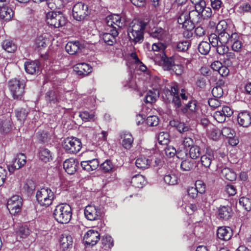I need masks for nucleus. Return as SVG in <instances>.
Here are the masks:
<instances>
[{
	"mask_svg": "<svg viewBox=\"0 0 251 251\" xmlns=\"http://www.w3.org/2000/svg\"><path fill=\"white\" fill-rule=\"evenodd\" d=\"M64 150L69 153H75L78 152L82 147L80 140L75 137L65 139L62 144Z\"/></svg>",
	"mask_w": 251,
	"mask_h": 251,
	"instance_id": "obj_8",
	"label": "nucleus"
},
{
	"mask_svg": "<svg viewBox=\"0 0 251 251\" xmlns=\"http://www.w3.org/2000/svg\"><path fill=\"white\" fill-rule=\"evenodd\" d=\"M145 177L141 175L134 176L131 180V183L133 186L137 188H142L145 184Z\"/></svg>",
	"mask_w": 251,
	"mask_h": 251,
	"instance_id": "obj_31",
	"label": "nucleus"
},
{
	"mask_svg": "<svg viewBox=\"0 0 251 251\" xmlns=\"http://www.w3.org/2000/svg\"><path fill=\"white\" fill-rule=\"evenodd\" d=\"M164 151L166 155L169 157H172L175 156L176 153V149L173 146H167L164 149Z\"/></svg>",
	"mask_w": 251,
	"mask_h": 251,
	"instance_id": "obj_64",
	"label": "nucleus"
},
{
	"mask_svg": "<svg viewBox=\"0 0 251 251\" xmlns=\"http://www.w3.org/2000/svg\"><path fill=\"white\" fill-rule=\"evenodd\" d=\"M159 91L157 89L149 91L144 99L145 102L150 103L154 102L159 97Z\"/></svg>",
	"mask_w": 251,
	"mask_h": 251,
	"instance_id": "obj_34",
	"label": "nucleus"
},
{
	"mask_svg": "<svg viewBox=\"0 0 251 251\" xmlns=\"http://www.w3.org/2000/svg\"><path fill=\"white\" fill-rule=\"evenodd\" d=\"M201 15V18L203 19H208L212 15V11L211 9L209 7H206V3H204V6L202 7L200 9Z\"/></svg>",
	"mask_w": 251,
	"mask_h": 251,
	"instance_id": "obj_48",
	"label": "nucleus"
},
{
	"mask_svg": "<svg viewBox=\"0 0 251 251\" xmlns=\"http://www.w3.org/2000/svg\"><path fill=\"white\" fill-rule=\"evenodd\" d=\"M14 12L8 6L0 7V18L4 21H9L13 17Z\"/></svg>",
	"mask_w": 251,
	"mask_h": 251,
	"instance_id": "obj_28",
	"label": "nucleus"
},
{
	"mask_svg": "<svg viewBox=\"0 0 251 251\" xmlns=\"http://www.w3.org/2000/svg\"><path fill=\"white\" fill-rule=\"evenodd\" d=\"M196 161L186 159L181 162L180 168L183 171H190L196 167Z\"/></svg>",
	"mask_w": 251,
	"mask_h": 251,
	"instance_id": "obj_32",
	"label": "nucleus"
},
{
	"mask_svg": "<svg viewBox=\"0 0 251 251\" xmlns=\"http://www.w3.org/2000/svg\"><path fill=\"white\" fill-rule=\"evenodd\" d=\"M2 49L8 52H13L17 49L16 45L13 41L6 39L3 41L1 44Z\"/></svg>",
	"mask_w": 251,
	"mask_h": 251,
	"instance_id": "obj_37",
	"label": "nucleus"
},
{
	"mask_svg": "<svg viewBox=\"0 0 251 251\" xmlns=\"http://www.w3.org/2000/svg\"><path fill=\"white\" fill-rule=\"evenodd\" d=\"M46 20L47 23L55 28L64 25L66 23V20L60 11H50L47 13L46 15Z\"/></svg>",
	"mask_w": 251,
	"mask_h": 251,
	"instance_id": "obj_7",
	"label": "nucleus"
},
{
	"mask_svg": "<svg viewBox=\"0 0 251 251\" xmlns=\"http://www.w3.org/2000/svg\"><path fill=\"white\" fill-rule=\"evenodd\" d=\"M101 243L106 248H111L113 246V240L111 236L108 235L102 237Z\"/></svg>",
	"mask_w": 251,
	"mask_h": 251,
	"instance_id": "obj_54",
	"label": "nucleus"
},
{
	"mask_svg": "<svg viewBox=\"0 0 251 251\" xmlns=\"http://www.w3.org/2000/svg\"><path fill=\"white\" fill-rule=\"evenodd\" d=\"M150 36L160 41H165L168 35V32L160 27H155L151 29L150 32Z\"/></svg>",
	"mask_w": 251,
	"mask_h": 251,
	"instance_id": "obj_14",
	"label": "nucleus"
},
{
	"mask_svg": "<svg viewBox=\"0 0 251 251\" xmlns=\"http://www.w3.org/2000/svg\"><path fill=\"white\" fill-rule=\"evenodd\" d=\"M233 235L232 229L228 226H221L217 230V237L223 241L229 240Z\"/></svg>",
	"mask_w": 251,
	"mask_h": 251,
	"instance_id": "obj_16",
	"label": "nucleus"
},
{
	"mask_svg": "<svg viewBox=\"0 0 251 251\" xmlns=\"http://www.w3.org/2000/svg\"><path fill=\"white\" fill-rule=\"evenodd\" d=\"M162 97L166 102L172 103L176 108H178L181 106L177 85H175L171 86L170 89L165 90Z\"/></svg>",
	"mask_w": 251,
	"mask_h": 251,
	"instance_id": "obj_4",
	"label": "nucleus"
},
{
	"mask_svg": "<svg viewBox=\"0 0 251 251\" xmlns=\"http://www.w3.org/2000/svg\"><path fill=\"white\" fill-rule=\"evenodd\" d=\"M219 40L220 44H229L231 39V35L227 31H220L219 33Z\"/></svg>",
	"mask_w": 251,
	"mask_h": 251,
	"instance_id": "obj_42",
	"label": "nucleus"
},
{
	"mask_svg": "<svg viewBox=\"0 0 251 251\" xmlns=\"http://www.w3.org/2000/svg\"><path fill=\"white\" fill-rule=\"evenodd\" d=\"M166 48V45L163 42L154 43L152 45V50L154 51H163Z\"/></svg>",
	"mask_w": 251,
	"mask_h": 251,
	"instance_id": "obj_58",
	"label": "nucleus"
},
{
	"mask_svg": "<svg viewBox=\"0 0 251 251\" xmlns=\"http://www.w3.org/2000/svg\"><path fill=\"white\" fill-rule=\"evenodd\" d=\"M209 41L213 47H216L220 44L219 36L216 34H211L209 37Z\"/></svg>",
	"mask_w": 251,
	"mask_h": 251,
	"instance_id": "obj_62",
	"label": "nucleus"
},
{
	"mask_svg": "<svg viewBox=\"0 0 251 251\" xmlns=\"http://www.w3.org/2000/svg\"><path fill=\"white\" fill-rule=\"evenodd\" d=\"M190 43L188 41L179 42L176 45V50L178 51H186L190 46Z\"/></svg>",
	"mask_w": 251,
	"mask_h": 251,
	"instance_id": "obj_50",
	"label": "nucleus"
},
{
	"mask_svg": "<svg viewBox=\"0 0 251 251\" xmlns=\"http://www.w3.org/2000/svg\"><path fill=\"white\" fill-rule=\"evenodd\" d=\"M211 126L212 127L211 128L209 136L210 138H211L213 140H217L220 138L221 135L222 134L221 131L220 129L213 126V125H211Z\"/></svg>",
	"mask_w": 251,
	"mask_h": 251,
	"instance_id": "obj_52",
	"label": "nucleus"
},
{
	"mask_svg": "<svg viewBox=\"0 0 251 251\" xmlns=\"http://www.w3.org/2000/svg\"><path fill=\"white\" fill-rule=\"evenodd\" d=\"M45 99L47 102L50 105L57 104L59 102L57 94L53 90H49L46 93Z\"/></svg>",
	"mask_w": 251,
	"mask_h": 251,
	"instance_id": "obj_29",
	"label": "nucleus"
},
{
	"mask_svg": "<svg viewBox=\"0 0 251 251\" xmlns=\"http://www.w3.org/2000/svg\"><path fill=\"white\" fill-rule=\"evenodd\" d=\"M36 197L40 205L48 207L52 204L54 194L50 188L44 187L37 191Z\"/></svg>",
	"mask_w": 251,
	"mask_h": 251,
	"instance_id": "obj_5",
	"label": "nucleus"
},
{
	"mask_svg": "<svg viewBox=\"0 0 251 251\" xmlns=\"http://www.w3.org/2000/svg\"><path fill=\"white\" fill-rule=\"evenodd\" d=\"M210 44L206 41L201 42L198 46V50L201 54L206 55L210 51Z\"/></svg>",
	"mask_w": 251,
	"mask_h": 251,
	"instance_id": "obj_41",
	"label": "nucleus"
},
{
	"mask_svg": "<svg viewBox=\"0 0 251 251\" xmlns=\"http://www.w3.org/2000/svg\"><path fill=\"white\" fill-rule=\"evenodd\" d=\"M165 182L170 185H174L177 183L178 177L174 173L166 175L164 177Z\"/></svg>",
	"mask_w": 251,
	"mask_h": 251,
	"instance_id": "obj_39",
	"label": "nucleus"
},
{
	"mask_svg": "<svg viewBox=\"0 0 251 251\" xmlns=\"http://www.w3.org/2000/svg\"><path fill=\"white\" fill-rule=\"evenodd\" d=\"M28 109L20 108L16 110V115L18 120L20 121H24L27 116Z\"/></svg>",
	"mask_w": 251,
	"mask_h": 251,
	"instance_id": "obj_43",
	"label": "nucleus"
},
{
	"mask_svg": "<svg viewBox=\"0 0 251 251\" xmlns=\"http://www.w3.org/2000/svg\"><path fill=\"white\" fill-rule=\"evenodd\" d=\"M11 128V121L9 119L2 120L0 122V131L8 132Z\"/></svg>",
	"mask_w": 251,
	"mask_h": 251,
	"instance_id": "obj_44",
	"label": "nucleus"
},
{
	"mask_svg": "<svg viewBox=\"0 0 251 251\" xmlns=\"http://www.w3.org/2000/svg\"><path fill=\"white\" fill-rule=\"evenodd\" d=\"M238 39L239 37L237 33H232L229 44L231 46L232 50L236 52L240 51L242 47V43Z\"/></svg>",
	"mask_w": 251,
	"mask_h": 251,
	"instance_id": "obj_27",
	"label": "nucleus"
},
{
	"mask_svg": "<svg viewBox=\"0 0 251 251\" xmlns=\"http://www.w3.org/2000/svg\"><path fill=\"white\" fill-rule=\"evenodd\" d=\"M147 23L143 21H132L127 29L129 41L134 44L141 43L144 40V30Z\"/></svg>",
	"mask_w": 251,
	"mask_h": 251,
	"instance_id": "obj_1",
	"label": "nucleus"
},
{
	"mask_svg": "<svg viewBox=\"0 0 251 251\" xmlns=\"http://www.w3.org/2000/svg\"><path fill=\"white\" fill-rule=\"evenodd\" d=\"M236 61V55L232 52H227L224 57L225 63L228 66H231L233 62Z\"/></svg>",
	"mask_w": 251,
	"mask_h": 251,
	"instance_id": "obj_45",
	"label": "nucleus"
},
{
	"mask_svg": "<svg viewBox=\"0 0 251 251\" xmlns=\"http://www.w3.org/2000/svg\"><path fill=\"white\" fill-rule=\"evenodd\" d=\"M83 48V45L78 41L69 42L65 46L66 51L71 55L75 54Z\"/></svg>",
	"mask_w": 251,
	"mask_h": 251,
	"instance_id": "obj_20",
	"label": "nucleus"
},
{
	"mask_svg": "<svg viewBox=\"0 0 251 251\" xmlns=\"http://www.w3.org/2000/svg\"><path fill=\"white\" fill-rule=\"evenodd\" d=\"M157 139L160 145H167L169 142V134L166 132H161L158 134Z\"/></svg>",
	"mask_w": 251,
	"mask_h": 251,
	"instance_id": "obj_46",
	"label": "nucleus"
},
{
	"mask_svg": "<svg viewBox=\"0 0 251 251\" xmlns=\"http://www.w3.org/2000/svg\"><path fill=\"white\" fill-rule=\"evenodd\" d=\"M192 9L190 7L188 9L189 15L188 18L190 19L192 23L195 24L201 22V15L200 10L196 7L192 6Z\"/></svg>",
	"mask_w": 251,
	"mask_h": 251,
	"instance_id": "obj_24",
	"label": "nucleus"
},
{
	"mask_svg": "<svg viewBox=\"0 0 251 251\" xmlns=\"http://www.w3.org/2000/svg\"><path fill=\"white\" fill-rule=\"evenodd\" d=\"M237 121L239 125L243 127H248L251 124V113L244 111L238 114Z\"/></svg>",
	"mask_w": 251,
	"mask_h": 251,
	"instance_id": "obj_18",
	"label": "nucleus"
},
{
	"mask_svg": "<svg viewBox=\"0 0 251 251\" xmlns=\"http://www.w3.org/2000/svg\"><path fill=\"white\" fill-rule=\"evenodd\" d=\"M100 239V234L98 231L93 229L89 230L83 237L85 244L92 246L95 245Z\"/></svg>",
	"mask_w": 251,
	"mask_h": 251,
	"instance_id": "obj_12",
	"label": "nucleus"
},
{
	"mask_svg": "<svg viewBox=\"0 0 251 251\" xmlns=\"http://www.w3.org/2000/svg\"><path fill=\"white\" fill-rule=\"evenodd\" d=\"M106 23L108 26L112 28L111 29L118 30L125 25V20L120 15L114 14L106 18Z\"/></svg>",
	"mask_w": 251,
	"mask_h": 251,
	"instance_id": "obj_11",
	"label": "nucleus"
},
{
	"mask_svg": "<svg viewBox=\"0 0 251 251\" xmlns=\"http://www.w3.org/2000/svg\"><path fill=\"white\" fill-rule=\"evenodd\" d=\"M214 159V152L212 150L206 149L205 154L201 156V165L206 168H209L212 160Z\"/></svg>",
	"mask_w": 251,
	"mask_h": 251,
	"instance_id": "obj_22",
	"label": "nucleus"
},
{
	"mask_svg": "<svg viewBox=\"0 0 251 251\" xmlns=\"http://www.w3.org/2000/svg\"><path fill=\"white\" fill-rule=\"evenodd\" d=\"M118 34L117 29H110L109 32L102 34V40L107 45L112 46L116 42V37Z\"/></svg>",
	"mask_w": 251,
	"mask_h": 251,
	"instance_id": "obj_19",
	"label": "nucleus"
},
{
	"mask_svg": "<svg viewBox=\"0 0 251 251\" xmlns=\"http://www.w3.org/2000/svg\"><path fill=\"white\" fill-rule=\"evenodd\" d=\"M218 213L220 219L227 220L232 215V210L229 206H222L218 208Z\"/></svg>",
	"mask_w": 251,
	"mask_h": 251,
	"instance_id": "obj_25",
	"label": "nucleus"
},
{
	"mask_svg": "<svg viewBox=\"0 0 251 251\" xmlns=\"http://www.w3.org/2000/svg\"><path fill=\"white\" fill-rule=\"evenodd\" d=\"M221 131L222 134L227 138H233L235 135V131L229 127H224Z\"/></svg>",
	"mask_w": 251,
	"mask_h": 251,
	"instance_id": "obj_53",
	"label": "nucleus"
},
{
	"mask_svg": "<svg viewBox=\"0 0 251 251\" xmlns=\"http://www.w3.org/2000/svg\"><path fill=\"white\" fill-rule=\"evenodd\" d=\"M8 88L13 99L22 100L25 93V83L24 80L13 78L8 82Z\"/></svg>",
	"mask_w": 251,
	"mask_h": 251,
	"instance_id": "obj_3",
	"label": "nucleus"
},
{
	"mask_svg": "<svg viewBox=\"0 0 251 251\" xmlns=\"http://www.w3.org/2000/svg\"><path fill=\"white\" fill-rule=\"evenodd\" d=\"M238 11L241 13L250 12L251 10V6L250 4L246 2H243L239 4L238 6Z\"/></svg>",
	"mask_w": 251,
	"mask_h": 251,
	"instance_id": "obj_60",
	"label": "nucleus"
},
{
	"mask_svg": "<svg viewBox=\"0 0 251 251\" xmlns=\"http://www.w3.org/2000/svg\"><path fill=\"white\" fill-rule=\"evenodd\" d=\"M212 94L215 98H220L223 95V90L221 86L215 87L212 90Z\"/></svg>",
	"mask_w": 251,
	"mask_h": 251,
	"instance_id": "obj_59",
	"label": "nucleus"
},
{
	"mask_svg": "<svg viewBox=\"0 0 251 251\" xmlns=\"http://www.w3.org/2000/svg\"><path fill=\"white\" fill-rule=\"evenodd\" d=\"M54 219L59 223H68L72 218V212L71 207L67 203L57 205L53 213Z\"/></svg>",
	"mask_w": 251,
	"mask_h": 251,
	"instance_id": "obj_2",
	"label": "nucleus"
},
{
	"mask_svg": "<svg viewBox=\"0 0 251 251\" xmlns=\"http://www.w3.org/2000/svg\"><path fill=\"white\" fill-rule=\"evenodd\" d=\"M47 4L51 9L60 8L63 5L61 0H47Z\"/></svg>",
	"mask_w": 251,
	"mask_h": 251,
	"instance_id": "obj_49",
	"label": "nucleus"
},
{
	"mask_svg": "<svg viewBox=\"0 0 251 251\" xmlns=\"http://www.w3.org/2000/svg\"><path fill=\"white\" fill-rule=\"evenodd\" d=\"M159 123L158 118L156 116L152 115L147 117L146 123L151 126H156Z\"/></svg>",
	"mask_w": 251,
	"mask_h": 251,
	"instance_id": "obj_57",
	"label": "nucleus"
},
{
	"mask_svg": "<svg viewBox=\"0 0 251 251\" xmlns=\"http://www.w3.org/2000/svg\"><path fill=\"white\" fill-rule=\"evenodd\" d=\"M24 66L26 72L29 74H35L39 71V63L37 61H26Z\"/></svg>",
	"mask_w": 251,
	"mask_h": 251,
	"instance_id": "obj_26",
	"label": "nucleus"
},
{
	"mask_svg": "<svg viewBox=\"0 0 251 251\" xmlns=\"http://www.w3.org/2000/svg\"><path fill=\"white\" fill-rule=\"evenodd\" d=\"M40 159L45 162H47L52 160L51 153L50 150L46 148H40L39 152Z\"/></svg>",
	"mask_w": 251,
	"mask_h": 251,
	"instance_id": "obj_36",
	"label": "nucleus"
},
{
	"mask_svg": "<svg viewBox=\"0 0 251 251\" xmlns=\"http://www.w3.org/2000/svg\"><path fill=\"white\" fill-rule=\"evenodd\" d=\"M100 167L105 172H108L114 168V165L110 160H105L100 165Z\"/></svg>",
	"mask_w": 251,
	"mask_h": 251,
	"instance_id": "obj_56",
	"label": "nucleus"
},
{
	"mask_svg": "<svg viewBox=\"0 0 251 251\" xmlns=\"http://www.w3.org/2000/svg\"><path fill=\"white\" fill-rule=\"evenodd\" d=\"M213 117L219 123L225 122L226 118L222 110L215 112L213 114Z\"/></svg>",
	"mask_w": 251,
	"mask_h": 251,
	"instance_id": "obj_61",
	"label": "nucleus"
},
{
	"mask_svg": "<svg viewBox=\"0 0 251 251\" xmlns=\"http://www.w3.org/2000/svg\"><path fill=\"white\" fill-rule=\"evenodd\" d=\"M78 164L77 160L70 158L64 162L63 167L68 174L73 175L76 171Z\"/></svg>",
	"mask_w": 251,
	"mask_h": 251,
	"instance_id": "obj_15",
	"label": "nucleus"
},
{
	"mask_svg": "<svg viewBox=\"0 0 251 251\" xmlns=\"http://www.w3.org/2000/svg\"><path fill=\"white\" fill-rule=\"evenodd\" d=\"M79 117L81 118L83 121H95V114L94 112L90 113L88 111H85L80 112Z\"/></svg>",
	"mask_w": 251,
	"mask_h": 251,
	"instance_id": "obj_47",
	"label": "nucleus"
},
{
	"mask_svg": "<svg viewBox=\"0 0 251 251\" xmlns=\"http://www.w3.org/2000/svg\"><path fill=\"white\" fill-rule=\"evenodd\" d=\"M202 150L200 147L194 145L192 146L189 150V156L192 159H197L202 154Z\"/></svg>",
	"mask_w": 251,
	"mask_h": 251,
	"instance_id": "obj_35",
	"label": "nucleus"
},
{
	"mask_svg": "<svg viewBox=\"0 0 251 251\" xmlns=\"http://www.w3.org/2000/svg\"><path fill=\"white\" fill-rule=\"evenodd\" d=\"M26 156L24 153H19L13 161L12 164L8 167L10 173H13L15 170H18L25 165L26 163Z\"/></svg>",
	"mask_w": 251,
	"mask_h": 251,
	"instance_id": "obj_13",
	"label": "nucleus"
},
{
	"mask_svg": "<svg viewBox=\"0 0 251 251\" xmlns=\"http://www.w3.org/2000/svg\"><path fill=\"white\" fill-rule=\"evenodd\" d=\"M23 189L28 193H31L35 189L34 182L30 179L27 180L24 185Z\"/></svg>",
	"mask_w": 251,
	"mask_h": 251,
	"instance_id": "obj_55",
	"label": "nucleus"
},
{
	"mask_svg": "<svg viewBox=\"0 0 251 251\" xmlns=\"http://www.w3.org/2000/svg\"><path fill=\"white\" fill-rule=\"evenodd\" d=\"M221 175L226 179L229 181L234 180L236 177V174L228 168H224L221 171Z\"/></svg>",
	"mask_w": 251,
	"mask_h": 251,
	"instance_id": "obj_38",
	"label": "nucleus"
},
{
	"mask_svg": "<svg viewBox=\"0 0 251 251\" xmlns=\"http://www.w3.org/2000/svg\"><path fill=\"white\" fill-rule=\"evenodd\" d=\"M171 70L177 75H181L184 71V67L180 64L173 65Z\"/></svg>",
	"mask_w": 251,
	"mask_h": 251,
	"instance_id": "obj_63",
	"label": "nucleus"
},
{
	"mask_svg": "<svg viewBox=\"0 0 251 251\" xmlns=\"http://www.w3.org/2000/svg\"><path fill=\"white\" fill-rule=\"evenodd\" d=\"M84 215L87 220L95 221L100 218L102 215V211L99 207L88 205L84 209Z\"/></svg>",
	"mask_w": 251,
	"mask_h": 251,
	"instance_id": "obj_10",
	"label": "nucleus"
},
{
	"mask_svg": "<svg viewBox=\"0 0 251 251\" xmlns=\"http://www.w3.org/2000/svg\"><path fill=\"white\" fill-rule=\"evenodd\" d=\"M23 200L21 197L15 195L10 198L7 203V208L11 215H15L21 210Z\"/></svg>",
	"mask_w": 251,
	"mask_h": 251,
	"instance_id": "obj_9",
	"label": "nucleus"
},
{
	"mask_svg": "<svg viewBox=\"0 0 251 251\" xmlns=\"http://www.w3.org/2000/svg\"><path fill=\"white\" fill-rule=\"evenodd\" d=\"M30 230L27 226L24 225L19 227L16 234L17 237H19L21 238H25L30 234Z\"/></svg>",
	"mask_w": 251,
	"mask_h": 251,
	"instance_id": "obj_40",
	"label": "nucleus"
},
{
	"mask_svg": "<svg viewBox=\"0 0 251 251\" xmlns=\"http://www.w3.org/2000/svg\"><path fill=\"white\" fill-rule=\"evenodd\" d=\"M239 204L247 211L251 210V201L246 197H242L239 199Z\"/></svg>",
	"mask_w": 251,
	"mask_h": 251,
	"instance_id": "obj_51",
	"label": "nucleus"
},
{
	"mask_svg": "<svg viewBox=\"0 0 251 251\" xmlns=\"http://www.w3.org/2000/svg\"><path fill=\"white\" fill-rule=\"evenodd\" d=\"M90 10L87 4L82 2L75 3L72 9L73 17L77 21H83L87 19L90 15Z\"/></svg>",
	"mask_w": 251,
	"mask_h": 251,
	"instance_id": "obj_6",
	"label": "nucleus"
},
{
	"mask_svg": "<svg viewBox=\"0 0 251 251\" xmlns=\"http://www.w3.org/2000/svg\"><path fill=\"white\" fill-rule=\"evenodd\" d=\"M92 68L88 64L78 63L74 66V70L79 75L86 76L92 72Z\"/></svg>",
	"mask_w": 251,
	"mask_h": 251,
	"instance_id": "obj_17",
	"label": "nucleus"
},
{
	"mask_svg": "<svg viewBox=\"0 0 251 251\" xmlns=\"http://www.w3.org/2000/svg\"><path fill=\"white\" fill-rule=\"evenodd\" d=\"M49 43V40L46 37V35H38L34 41V46L38 50L45 49Z\"/></svg>",
	"mask_w": 251,
	"mask_h": 251,
	"instance_id": "obj_23",
	"label": "nucleus"
},
{
	"mask_svg": "<svg viewBox=\"0 0 251 251\" xmlns=\"http://www.w3.org/2000/svg\"><path fill=\"white\" fill-rule=\"evenodd\" d=\"M151 160L144 156H141L137 158L135 162L136 166L137 168L141 169H147L150 166Z\"/></svg>",
	"mask_w": 251,
	"mask_h": 251,
	"instance_id": "obj_33",
	"label": "nucleus"
},
{
	"mask_svg": "<svg viewBox=\"0 0 251 251\" xmlns=\"http://www.w3.org/2000/svg\"><path fill=\"white\" fill-rule=\"evenodd\" d=\"M73 244V239L71 235L63 234L60 239V245L63 250L68 249Z\"/></svg>",
	"mask_w": 251,
	"mask_h": 251,
	"instance_id": "obj_30",
	"label": "nucleus"
},
{
	"mask_svg": "<svg viewBox=\"0 0 251 251\" xmlns=\"http://www.w3.org/2000/svg\"><path fill=\"white\" fill-rule=\"evenodd\" d=\"M121 139L122 140V146L125 149L129 150L132 148L134 138L131 133L126 131L122 132Z\"/></svg>",
	"mask_w": 251,
	"mask_h": 251,
	"instance_id": "obj_21",
	"label": "nucleus"
}]
</instances>
